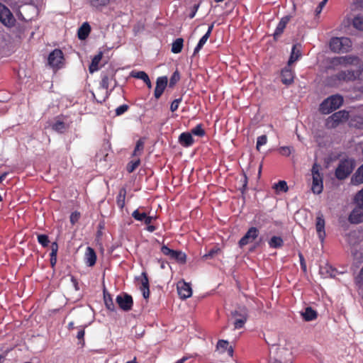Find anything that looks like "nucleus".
Returning a JSON list of instances; mask_svg holds the SVG:
<instances>
[{
    "label": "nucleus",
    "mask_w": 363,
    "mask_h": 363,
    "mask_svg": "<svg viewBox=\"0 0 363 363\" xmlns=\"http://www.w3.org/2000/svg\"><path fill=\"white\" fill-rule=\"evenodd\" d=\"M301 316L305 321H311L316 318L317 312L311 307H306L305 311L301 313Z\"/></svg>",
    "instance_id": "c756f323"
},
{
    "label": "nucleus",
    "mask_w": 363,
    "mask_h": 363,
    "mask_svg": "<svg viewBox=\"0 0 363 363\" xmlns=\"http://www.w3.org/2000/svg\"><path fill=\"white\" fill-rule=\"evenodd\" d=\"M293 148L289 146H283L279 149V152L281 155L288 157L291 155Z\"/></svg>",
    "instance_id": "de8ad7c7"
},
{
    "label": "nucleus",
    "mask_w": 363,
    "mask_h": 363,
    "mask_svg": "<svg viewBox=\"0 0 363 363\" xmlns=\"http://www.w3.org/2000/svg\"><path fill=\"white\" fill-rule=\"evenodd\" d=\"M314 157L315 160L312 166L311 173L306 174L305 177L308 185L311 186V191L315 194H317L316 188L318 186V160L316 153Z\"/></svg>",
    "instance_id": "0eeeda50"
},
{
    "label": "nucleus",
    "mask_w": 363,
    "mask_h": 363,
    "mask_svg": "<svg viewBox=\"0 0 363 363\" xmlns=\"http://www.w3.org/2000/svg\"><path fill=\"white\" fill-rule=\"evenodd\" d=\"M352 185H359L363 184V164L356 170L350 179Z\"/></svg>",
    "instance_id": "b1692460"
},
{
    "label": "nucleus",
    "mask_w": 363,
    "mask_h": 363,
    "mask_svg": "<svg viewBox=\"0 0 363 363\" xmlns=\"http://www.w3.org/2000/svg\"><path fill=\"white\" fill-rule=\"evenodd\" d=\"M291 17L289 16H285L281 18L273 34V38L274 40L277 41L282 35Z\"/></svg>",
    "instance_id": "a211bd4d"
},
{
    "label": "nucleus",
    "mask_w": 363,
    "mask_h": 363,
    "mask_svg": "<svg viewBox=\"0 0 363 363\" xmlns=\"http://www.w3.org/2000/svg\"><path fill=\"white\" fill-rule=\"evenodd\" d=\"M126 193V189L125 187H122L120 189L116 197V204L121 210H123L125 207Z\"/></svg>",
    "instance_id": "cd10ccee"
},
{
    "label": "nucleus",
    "mask_w": 363,
    "mask_h": 363,
    "mask_svg": "<svg viewBox=\"0 0 363 363\" xmlns=\"http://www.w3.org/2000/svg\"><path fill=\"white\" fill-rule=\"evenodd\" d=\"M324 225V220L319 217V238L323 239V236L325 235Z\"/></svg>",
    "instance_id": "603ef678"
},
{
    "label": "nucleus",
    "mask_w": 363,
    "mask_h": 363,
    "mask_svg": "<svg viewBox=\"0 0 363 363\" xmlns=\"http://www.w3.org/2000/svg\"><path fill=\"white\" fill-rule=\"evenodd\" d=\"M335 272L336 270L328 264H326L325 267H320L319 269V274L323 278L335 277Z\"/></svg>",
    "instance_id": "bb28decb"
},
{
    "label": "nucleus",
    "mask_w": 363,
    "mask_h": 363,
    "mask_svg": "<svg viewBox=\"0 0 363 363\" xmlns=\"http://www.w3.org/2000/svg\"><path fill=\"white\" fill-rule=\"evenodd\" d=\"M179 143L184 147H188L191 146L194 143V140L192 137L191 133L189 132H184L180 134L179 137Z\"/></svg>",
    "instance_id": "4be33fe9"
},
{
    "label": "nucleus",
    "mask_w": 363,
    "mask_h": 363,
    "mask_svg": "<svg viewBox=\"0 0 363 363\" xmlns=\"http://www.w3.org/2000/svg\"><path fill=\"white\" fill-rule=\"evenodd\" d=\"M48 64L53 68H60L63 65L64 55L61 50L55 49L52 51L48 58Z\"/></svg>",
    "instance_id": "1a4fd4ad"
},
{
    "label": "nucleus",
    "mask_w": 363,
    "mask_h": 363,
    "mask_svg": "<svg viewBox=\"0 0 363 363\" xmlns=\"http://www.w3.org/2000/svg\"><path fill=\"white\" fill-rule=\"evenodd\" d=\"M358 279H359V282H362L363 284V267H362V269L360 270V272L358 275Z\"/></svg>",
    "instance_id": "774afa93"
},
{
    "label": "nucleus",
    "mask_w": 363,
    "mask_h": 363,
    "mask_svg": "<svg viewBox=\"0 0 363 363\" xmlns=\"http://www.w3.org/2000/svg\"><path fill=\"white\" fill-rule=\"evenodd\" d=\"M343 101V97L341 95H332L320 104L319 111L325 114L329 113L341 106Z\"/></svg>",
    "instance_id": "f03ea898"
},
{
    "label": "nucleus",
    "mask_w": 363,
    "mask_h": 363,
    "mask_svg": "<svg viewBox=\"0 0 363 363\" xmlns=\"http://www.w3.org/2000/svg\"><path fill=\"white\" fill-rule=\"evenodd\" d=\"M216 349L221 353H224L225 351L230 356H233V349L231 346H229V342L227 340H218Z\"/></svg>",
    "instance_id": "393cba45"
},
{
    "label": "nucleus",
    "mask_w": 363,
    "mask_h": 363,
    "mask_svg": "<svg viewBox=\"0 0 363 363\" xmlns=\"http://www.w3.org/2000/svg\"><path fill=\"white\" fill-rule=\"evenodd\" d=\"M50 262L51 267L52 268H54L55 264H56V263H57V256H55V257H50Z\"/></svg>",
    "instance_id": "69168bd1"
},
{
    "label": "nucleus",
    "mask_w": 363,
    "mask_h": 363,
    "mask_svg": "<svg viewBox=\"0 0 363 363\" xmlns=\"http://www.w3.org/2000/svg\"><path fill=\"white\" fill-rule=\"evenodd\" d=\"M349 221L354 224L363 222V204L357 203L349 216Z\"/></svg>",
    "instance_id": "4468645a"
},
{
    "label": "nucleus",
    "mask_w": 363,
    "mask_h": 363,
    "mask_svg": "<svg viewBox=\"0 0 363 363\" xmlns=\"http://www.w3.org/2000/svg\"><path fill=\"white\" fill-rule=\"evenodd\" d=\"M91 6L96 9H101L109 4L110 0H88Z\"/></svg>",
    "instance_id": "ea45409f"
},
{
    "label": "nucleus",
    "mask_w": 363,
    "mask_h": 363,
    "mask_svg": "<svg viewBox=\"0 0 363 363\" xmlns=\"http://www.w3.org/2000/svg\"><path fill=\"white\" fill-rule=\"evenodd\" d=\"M144 208V207H140L138 209L135 210L132 213V217L138 221L143 222L145 216H147L146 212L142 211Z\"/></svg>",
    "instance_id": "c9c22d12"
},
{
    "label": "nucleus",
    "mask_w": 363,
    "mask_h": 363,
    "mask_svg": "<svg viewBox=\"0 0 363 363\" xmlns=\"http://www.w3.org/2000/svg\"><path fill=\"white\" fill-rule=\"evenodd\" d=\"M101 80L100 82V86L106 90H108L109 85L111 82H114V85L111 91L115 88L117 84V81L115 78V72L113 69H110L106 72H102L101 76Z\"/></svg>",
    "instance_id": "9d476101"
},
{
    "label": "nucleus",
    "mask_w": 363,
    "mask_h": 363,
    "mask_svg": "<svg viewBox=\"0 0 363 363\" xmlns=\"http://www.w3.org/2000/svg\"><path fill=\"white\" fill-rule=\"evenodd\" d=\"M259 235V230L255 227H251L248 229L245 235L240 240L239 245L242 247L248 243L255 240Z\"/></svg>",
    "instance_id": "ddd939ff"
},
{
    "label": "nucleus",
    "mask_w": 363,
    "mask_h": 363,
    "mask_svg": "<svg viewBox=\"0 0 363 363\" xmlns=\"http://www.w3.org/2000/svg\"><path fill=\"white\" fill-rule=\"evenodd\" d=\"M349 112L345 110L339 111L325 120V126L327 128L332 129L335 128L340 124L346 122L349 118Z\"/></svg>",
    "instance_id": "39448f33"
},
{
    "label": "nucleus",
    "mask_w": 363,
    "mask_h": 363,
    "mask_svg": "<svg viewBox=\"0 0 363 363\" xmlns=\"http://www.w3.org/2000/svg\"><path fill=\"white\" fill-rule=\"evenodd\" d=\"M301 45L300 44H295L293 45L289 60L288 61L289 66L297 61L301 57Z\"/></svg>",
    "instance_id": "412c9836"
},
{
    "label": "nucleus",
    "mask_w": 363,
    "mask_h": 363,
    "mask_svg": "<svg viewBox=\"0 0 363 363\" xmlns=\"http://www.w3.org/2000/svg\"><path fill=\"white\" fill-rule=\"evenodd\" d=\"M155 219L153 216H146L143 222L145 225H149L152 222V220Z\"/></svg>",
    "instance_id": "e2e57ef3"
},
{
    "label": "nucleus",
    "mask_w": 363,
    "mask_h": 363,
    "mask_svg": "<svg viewBox=\"0 0 363 363\" xmlns=\"http://www.w3.org/2000/svg\"><path fill=\"white\" fill-rule=\"evenodd\" d=\"M130 76L143 80L149 89L152 88V83L149 78V76L144 71H132Z\"/></svg>",
    "instance_id": "5701e85b"
},
{
    "label": "nucleus",
    "mask_w": 363,
    "mask_h": 363,
    "mask_svg": "<svg viewBox=\"0 0 363 363\" xmlns=\"http://www.w3.org/2000/svg\"><path fill=\"white\" fill-rule=\"evenodd\" d=\"M184 46V39L182 38H177L172 44L171 51L174 54L182 52Z\"/></svg>",
    "instance_id": "2f4dec72"
},
{
    "label": "nucleus",
    "mask_w": 363,
    "mask_h": 363,
    "mask_svg": "<svg viewBox=\"0 0 363 363\" xmlns=\"http://www.w3.org/2000/svg\"><path fill=\"white\" fill-rule=\"evenodd\" d=\"M330 48L335 52H348L352 50V43L349 38H332L329 43Z\"/></svg>",
    "instance_id": "7ed1b4c3"
},
{
    "label": "nucleus",
    "mask_w": 363,
    "mask_h": 363,
    "mask_svg": "<svg viewBox=\"0 0 363 363\" xmlns=\"http://www.w3.org/2000/svg\"><path fill=\"white\" fill-rule=\"evenodd\" d=\"M209 37H210V35H208L206 33L201 37V38L199 40L197 45L194 48V55H196L201 50V48L205 45V43H206V41L208 40Z\"/></svg>",
    "instance_id": "a19ab883"
},
{
    "label": "nucleus",
    "mask_w": 363,
    "mask_h": 363,
    "mask_svg": "<svg viewBox=\"0 0 363 363\" xmlns=\"http://www.w3.org/2000/svg\"><path fill=\"white\" fill-rule=\"evenodd\" d=\"M116 301L120 308L123 311H128L133 307V298L128 294L123 293L117 296Z\"/></svg>",
    "instance_id": "9b49d317"
},
{
    "label": "nucleus",
    "mask_w": 363,
    "mask_h": 363,
    "mask_svg": "<svg viewBox=\"0 0 363 363\" xmlns=\"http://www.w3.org/2000/svg\"><path fill=\"white\" fill-rule=\"evenodd\" d=\"M180 74L178 71H175L170 77L169 86L174 87L175 84L179 81Z\"/></svg>",
    "instance_id": "a18cd8bd"
},
{
    "label": "nucleus",
    "mask_w": 363,
    "mask_h": 363,
    "mask_svg": "<svg viewBox=\"0 0 363 363\" xmlns=\"http://www.w3.org/2000/svg\"><path fill=\"white\" fill-rule=\"evenodd\" d=\"M360 62L361 59L358 56L353 55L335 57L330 60V67L335 68L338 66L347 67L348 65L357 67Z\"/></svg>",
    "instance_id": "20e7f679"
},
{
    "label": "nucleus",
    "mask_w": 363,
    "mask_h": 363,
    "mask_svg": "<svg viewBox=\"0 0 363 363\" xmlns=\"http://www.w3.org/2000/svg\"><path fill=\"white\" fill-rule=\"evenodd\" d=\"M0 21L6 26L13 25L15 19L11 11L0 3Z\"/></svg>",
    "instance_id": "f8f14e48"
},
{
    "label": "nucleus",
    "mask_w": 363,
    "mask_h": 363,
    "mask_svg": "<svg viewBox=\"0 0 363 363\" xmlns=\"http://www.w3.org/2000/svg\"><path fill=\"white\" fill-rule=\"evenodd\" d=\"M96 258L94 250L91 247H87L84 255L86 264L89 267H93L96 264Z\"/></svg>",
    "instance_id": "aec40b11"
},
{
    "label": "nucleus",
    "mask_w": 363,
    "mask_h": 363,
    "mask_svg": "<svg viewBox=\"0 0 363 363\" xmlns=\"http://www.w3.org/2000/svg\"><path fill=\"white\" fill-rule=\"evenodd\" d=\"M192 357L191 355L189 356H184L182 359L177 360L175 363H184L187 359Z\"/></svg>",
    "instance_id": "0e129e2a"
},
{
    "label": "nucleus",
    "mask_w": 363,
    "mask_h": 363,
    "mask_svg": "<svg viewBox=\"0 0 363 363\" xmlns=\"http://www.w3.org/2000/svg\"><path fill=\"white\" fill-rule=\"evenodd\" d=\"M182 98L181 97V98L174 99L172 102V104L170 105L171 111L174 112L178 109L179 105L180 102L182 101Z\"/></svg>",
    "instance_id": "8fccbe9b"
},
{
    "label": "nucleus",
    "mask_w": 363,
    "mask_h": 363,
    "mask_svg": "<svg viewBox=\"0 0 363 363\" xmlns=\"http://www.w3.org/2000/svg\"><path fill=\"white\" fill-rule=\"evenodd\" d=\"M191 133L196 136L203 137L205 135L206 132L203 128L202 125L198 124L194 128L191 129Z\"/></svg>",
    "instance_id": "79ce46f5"
},
{
    "label": "nucleus",
    "mask_w": 363,
    "mask_h": 363,
    "mask_svg": "<svg viewBox=\"0 0 363 363\" xmlns=\"http://www.w3.org/2000/svg\"><path fill=\"white\" fill-rule=\"evenodd\" d=\"M71 281H72L75 290H77V291L79 290V283L74 277H71Z\"/></svg>",
    "instance_id": "680f3d73"
},
{
    "label": "nucleus",
    "mask_w": 363,
    "mask_h": 363,
    "mask_svg": "<svg viewBox=\"0 0 363 363\" xmlns=\"http://www.w3.org/2000/svg\"><path fill=\"white\" fill-rule=\"evenodd\" d=\"M145 142L143 138H140L135 145L134 151L133 152V156H140L144 150Z\"/></svg>",
    "instance_id": "e433bc0d"
},
{
    "label": "nucleus",
    "mask_w": 363,
    "mask_h": 363,
    "mask_svg": "<svg viewBox=\"0 0 363 363\" xmlns=\"http://www.w3.org/2000/svg\"><path fill=\"white\" fill-rule=\"evenodd\" d=\"M358 76V72L354 70L340 71L330 77V84L331 85H337L342 82H354L357 79Z\"/></svg>",
    "instance_id": "423d86ee"
},
{
    "label": "nucleus",
    "mask_w": 363,
    "mask_h": 363,
    "mask_svg": "<svg viewBox=\"0 0 363 363\" xmlns=\"http://www.w3.org/2000/svg\"><path fill=\"white\" fill-rule=\"evenodd\" d=\"M102 56L103 53L100 52L94 57L89 67L90 73H93L99 69V64L102 58Z\"/></svg>",
    "instance_id": "7c9ffc66"
},
{
    "label": "nucleus",
    "mask_w": 363,
    "mask_h": 363,
    "mask_svg": "<svg viewBox=\"0 0 363 363\" xmlns=\"http://www.w3.org/2000/svg\"><path fill=\"white\" fill-rule=\"evenodd\" d=\"M218 251V249H211L208 253L206 254L203 257L205 259H208V258H212L215 254L217 253V252Z\"/></svg>",
    "instance_id": "4d7b16f0"
},
{
    "label": "nucleus",
    "mask_w": 363,
    "mask_h": 363,
    "mask_svg": "<svg viewBox=\"0 0 363 363\" xmlns=\"http://www.w3.org/2000/svg\"><path fill=\"white\" fill-rule=\"evenodd\" d=\"M199 4H195V5L193 6V8H192V9H191V13H189V17L190 18H193L195 16V15H196V13L197 11H198V9H199Z\"/></svg>",
    "instance_id": "13d9d810"
},
{
    "label": "nucleus",
    "mask_w": 363,
    "mask_h": 363,
    "mask_svg": "<svg viewBox=\"0 0 363 363\" xmlns=\"http://www.w3.org/2000/svg\"><path fill=\"white\" fill-rule=\"evenodd\" d=\"M85 332L84 329H81L78 331L77 334V337L78 340H82L84 342V337Z\"/></svg>",
    "instance_id": "052dcab7"
},
{
    "label": "nucleus",
    "mask_w": 363,
    "mask_h": 363,
    "mask_svg": "<svg viewBox=\"0 0 363 363\" xmlns=\"http://www.w3.org/2000/svg\"><path fill=\"white\" fill-rule=\"evenodd\" d=\"M171 259L175 260L178 263L185 264L186 262V255L182 251L174 250L171 257Z\"/></svg>",
    "instance_id": "473e14b6"
},
{
    "label": "nucleus",
    "mask_w": 363,
    "mask_h": 363,
    "mask_svg": "<svg viewBox=\"0 0 363 363\" xmlns=\"http://www.w3.org/2000/svg\"><path fill=\"white\" fill-rule=\"evenodd\" d=\"M354 201L356 203L363 204V189L357 193Z\"/></svg>",
    "instance_id": "864d4df0"
},
{
    "label": "nucleus",
    "mask_w": 363,
    "mask_h": 363,
    "mask_svg": "<svg viewBox=\"0 0 363 363\" xmlns=\"http://www.w3.org/2000/svg\"><path fill=\"white\" fill-rule=\"evenodd\" d=\"M273 189H274L277 193L286 192L289 189L286 182L283 180L275 183L273 186Z\"/></svg>",
    "instance_id": "58836bf2"
},
{
    "label": "nucleus",
    "mask_w": 363,
    "mask_h": 363,
    "mask_svg": "<svg viewBox=\"0 0 363 363\" xmlns=\"http://www.w3.org/2000/svg\"><path fill=\"white\" fill-rule=\"evenodd\" d=\"M232 315L235 318L234 321L235 329L242 328L248 318V311L245 306L239 307L238 310L232 312Z\"/></svg>",
    "instance_id": "6e6552de"
},
{
    "label": "nucleus",
    "mask_w": 363,
    "mask_h": 363,
    "mask_svg": "<svg viewBox=\"0 0 363 363\" xmlns=\"http://www.w3.org/2000/svg\"><path fill=\"white\" fill-rule=\"evenodd\" d=\"M267 142V137L266 135H260L257 139L256 148L259 150L261 146L265 145Z\"/></svg>",
    "instance_id": "49530a36"
},
{
    "label": "nucleus",
    "mask_w": 363,
    "mask_h": 363,
    "mask_svg": "<svg viewBox=\"0 0 363 363\" xmlns=\"http://www.w3.org/2000/svg\"><path fill=\"white\" fill-rule=\"evenodd\" d=\"M140 160L139 158L136 160L130 161L127 164V167H126L127 171L129 173L133 172L135 170V169L140 165Z\"/></svg>",
    "instance_id": "c03bdc74"
},
{
    "label": "nucleus",
    "mask_w": 363,
    "mask_h": 363,
    "mask_svg": "<svg viewBox=\"0 0 363 363\" xmlns=\"http://www.w3.org/2000/svg\"><path fill=\"white\" fill-rule=\"evenodd\" d=\"M79 218V213L77 212L72 213L70 216V222L72 224H74L76 222L78 221Z\"/></svg>",
    "instance_id": "6e6d98bb"
},
{
    "label": "nucleus",
    "mask_w": 363,
    "mask_h": 363,
    "mask_svg": "<svg viewBox=\"0 0 363 363\" xmlns=\"http://www.w3.org/2000/svg\"><path fill=\"white\" fill-rule=\"evenodd\" d=\"M69 128V125L59 118L52 125V129L59 133H64Z\"/></svg>",
    "instance_id": "a878e982"
},
{
    "label": "nucleus",
    "mask_w": 363,
    "mask_h": 363,
    "mask_svg": "<svg viewBox=\"0 0 363 363\" xmlns=\"http://www.w3.org/2000/svg\"><path fill=\"white\" fill-rule=\"evenodd\" d=\"M104 299L107 309H108L111 311H115V305L111 294L104 293Z\"/></svg>",
    "instance_id": "4c0bfd02"
},
{
    "label": "nucleus",
    "mask_w": 363,
    "mask_h": 363,
    "mask_svg": "<svg viewBox=\"0 0 363 363\" xmlns=\"http://www.w3.org/2000/svg\"><path fill=\"white\" fill-rule=\"evenodd\" d=\"M356 167L354 159L347 157L340 160L339 164L335 169V175L339 180L345 179L353 172Z\"/></svg>",
    "instance_id": "f257e3e1"
},
{
    "label": "nucleus",
    "mask_w": 363,
    "mask_h": 363,
    "mask_svg": "<svg viewBox=\"0 0 363 363\" xmlns=\"http://www.w3.org/2000/svg\"><path fill=\"white\" fill-rule=\"evenodd\" d=\"M147 230L150 232V233H152L154 232L155 230H156V227L155 225H147Z\"/></svg>",
    "instance_id": "338daca9"
},
{
    "label": "nucleus",
    "mask_w": 363,
    "mask_h": 363,
    "mask_svg": "<svg viewBox=\"0 0 363 363\" xmlns=\"http://www.w3.org/2000/svg\"><path fill=\"white\" fill-rule=\"evenodd\" d=\"M352 25L355 29L363 31V14L356 15L352 21Z\"/></svg>",
    "instance_id": "72a5a7b5"
},
{
    "label": "nucleus",
    "mask_w": 363,
    "mask_h": 363,
    "mask_svg": "<svg viewBox=\"0 0 363 363\" xmlns=\"http://www.w3.org/2000/svg\"><path fill=\"white\" fill-rule=\"evenodd\" d=\"M268 244L271 248H280L284 245V240L279 236H272Z\"/></svg>",
    "instance_id": "f704fd0d"
},
{
    "label": "nucleus",
    "mask_w": 363,
    "mask_h": 363,
    "mask_svg": "<svg viewBox=\"0 0 363 363\" xmlns=\"http://www.w3.org/2000/svg\"><path fill=\"white\" fill-rule=\"evenodd\" d=\"M140 282L141 286L140 289L143 291V297L147 299L150 296V285L147 274L145 272L141 274Z\"/></svg>",
    "instance_id": "6ab92c4d"
},
{
    "label": "nucleus",
    "mask_w": 363,
    "mask_h": 363,
    "mask_svg": "<svg viewBox=\"0 0 363 363\" xmlns=\"http://www.w3.org/2000/svg\"><path fill=\"white\" fill-rule=\"evenodd\" d=\"M57 251H58V245L56 242H53L51 244V252L50 253V257L57 256Z\"/></svg>",
    "instance_id": "5fc2aeb1"
},
{
    "label": "nucleus",
    "mask_w": 363,
    "mask_h": 363,
    "mask_svg": "<svg viewBox=\"0 0 363 363\" xmlns=\"http://www.w3.org/2000/svg\"><path fill=\"white\" fill-rule=\"evenodd\" d=\"M168 79L167 77H160L157 79L156 86L154 91L155 97L158 99L163 94L167 86Z\"/></svg>",
    "instance_id": "f3484780"
},
{
    "label": "nucleus",
    "mask_w": 363,
    "mask_h": 363,
    "mask_svg": "<svg viewBox=\"0 0 363 363\" xmlns=\"http://www.w3.org/2000/svg\"><path fill=\"white\" fill-rule=\"evenodd\" d=\"M281 82L285 85H290L294 82V72L288 64L281 69Z\"/></svg>",
    "instance_id": "dca6fc26"
},
{
    "label": "nucleus",
    "mask_w": 363,
    "mask_h": 363,
    "mask_svg": "<svg viewBox=\"0 0 363 363\" xmlns=\"http://www.w3.org/2000/svg\"><path fill=\"white\" fill-rule=\"evenodd\" d=\"M129 106L126 104H123L116 109V116H121L125 112H126L128 109Z\"/></svg>",
    "instance_id": "09e8293b"
},
{
    "label": "nucleus",
    "mask_w": 363,
    "mask_h": 363,
    "mask_svg": "<svg viewBox=\"0 0 363 363\" xmlns=\"http://www.w3.org/2000/svg\"><path fill=\"white\" fill-rule=\"evenodd\" d=\"M174 250L169 248L166 245H162L161 247V252L166 256H168L170 259L174 252Z\"/></svg>",
    "instance_id": "3c124183"
},
{
    "label": "nucleus",
    "mask_w": 363,
    "mask_h": 363,
    "mask_svg": "<svg viewBox=\"0 0 363 363\" xmlns=\"http://www.w3.org/2000/svg\"><path fill=\"white\" fill-rule=\"evenodd\" d=\"M177 291L182 299H186L192 295V289L189 284L185 281H179L177 284Z\"/></svg>",
    "instance_id": "2eb2a0df"
},
{
    "label": "nucleus",
    "mask_w": 363,
    "mask_h": 363,
    "mask_svg": "<svg viewBox=\"0 0 363 363\" xmlns=\"http://www.w3.org/2000/svg\"><path fill=\"white\" fill-rule=\"evenodd\" d=\"M91 31V26L87 23H84L82 26L79 28L77 35L80 40L86 39L89 35Z\"/></svg>",
    "instance_id": "c85d7f7f"
},
{
    "label": "nucleus",
    "mask_w": 363,
    "mask_h": 363,
    "mask_svg": "<svg viewBox=\"0 0 363 363\" xmlns=\"http://www.w3.org/2000/svg\"><path fill=\"white\" fill-rule=\"evenodd\" d=\"M38 242L43 247H46L48 246L49 243H50V240H49V238L47 235H45V234H40V235H38Z\"/></svg>",
    "instance_id": "37998d69"
},
{
    "label": "nucleus",
    "mask_w": 363,
    "mask_h": 363,
    "mask_svg": "<svg viewBox=\"0 0 363 363\" xmlns=\"http://www.w3.org/2000/svg\"><path fill=\"white\" fill-rule=\"evenodd\" d=\"M298 256L300 258V263H301V268L303 269V271H306V264L303 256L301 253H299Z\"/></svg>",
    "instance_id": "bf43d9fd"
}]
</instances>
